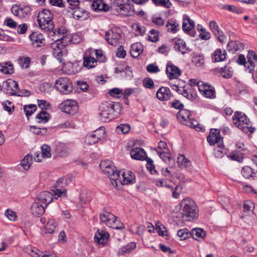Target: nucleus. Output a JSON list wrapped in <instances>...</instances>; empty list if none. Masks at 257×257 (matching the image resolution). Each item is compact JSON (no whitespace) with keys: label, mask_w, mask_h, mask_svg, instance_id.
Here are the masks:
<instances>
[{"label":"nucleus","mask_w":257,"mask_h":257,"mask_svg":"<svg viewBox=\"0 0 257 257\" xmlns=\"http://www.w3.org/2000/svg\"><path fill=\"white\" fill-rule=\"evenodd\" d=\"M207 141L210 146L217 144V149L215 150V157L218 158H222L225 154L223 138L220 136V131L215 128L210 129L209 134L207 137Z\"/></svg>","instance_id":"obj_1"},{"label":"nucleus","mask_w":257,"mask_h":257,"mask_svg":"<svg viewBox=\"0 0 257 257\" xmlns=\"http://www.w3.org/2000/svg\"><path fill=\"white\" fill-rule=\"evenodd\" d=\"M234 124L244 133L252 134L255 128L252 127L251 122L246 115L241 112L236 111L233 117Z\"/></svg>","instance_id":"obj_2"},{"label":"nucleus","mask_w":257,"mask_h":257,"mask_svg":"<svg viewBox=\"0 0 257 257\" xmlns=\"http://www.w3.org/2000/svg\"><path fill=\"white\" fill-rule=\"evenodd\" d=\"M38 23L42 30L45 31H52L54 24L52 22L53 15L47 9H43L38 15Z\"/></svg>","instance_id":"obj_3"},{"label":"nucleus","mask_w":257,"mask_h":257,"mask_svg":"<svg viewBox=\"0 0 257 257\" xmlns=\"http://www.w3.org/2000/svg\"><path fill=\"white\" fill-rule=\"evenodd\" d=\"M180 213L183 217L196 218L198 216L197 206L191 198L184 199L180 204Z\"/></svg>","instance_id":"obj_4"},{"label":"nucleus","mask_w":257,"mask_h":257,"mask_svg":"<svg viewBox=\"0 0 257 257\" xmlns=\"http://www.w3.org/2000/svg\"><path fill=\"white\" fill-rule=\"evenodd\" d=\"M99 167L103 172L107 174L112 185L117 187V181L119 178L120 171L118 172L115 169V167L113 166L112 163L108 160L101 162Z\"/></svg>","instance_id":"obj_5"},{"label":"nucleus","mask_w":257,"mask_h":257,"mask_svg":"<svg viewBox=\"0 0 257 257\" xmlns=\"http://www.w3.org/2000/svg\"><path fill=\"white\" fill-rule=\"evenodd\" d=\"M54 88L63 94H68L73 90L71 81L67 77H61L55 82Z\"/></svg>","instance_id":"obj_6"},{"label":"nucleus","mask_w":257,"mask_h":257,"mask_svg":"<svg viewBox=\"0 0 257 257\" xmlns=\"http://www.w3.org/2000/svg\"><path fill=\"white\" fill-rule=\"evenodd\" d=\"M205 232L201 228H195L190 231L187 228L180 229L177 232V235L181 237V239L184 240L187 238L192 237L195 239H197L195 236L197 237H201L203 238L205 236Z\"/></svg>","instance_id":"obj_7"},{"label":"nucleus","mask_w":257,"mask_h":257,"mask_svg":"<svg viewBox=\"0 0 257 257\" xmlns=\"http://www.w3.org/2000/svg\"><path fill=\"white\" fill-rule=\"evenodd\" d=\"M59 108L62 111L70 115H74L78 111L77 101L72 99L64 100L59 104Z\"/></svg>","instance_id":"obj_8"},{"label":"nucleus","mask_w":257,"mask_h":257,"mask_svg":"<svg viewBox=\"0 0 257 257\" xmlns=\"http://www.w3.org/2000/svg\"><path fill=\"white\" fill-rule=\"evenodd\" d=\"M67 181L63 178L58 179L55 185L52 187V191L55 195H58V197L62 196L63 194H66L67 189L66 186H67Z\"/></svg>","instance_id":"obj_9"},{"label":"nucleus","mask_w":257,"mask_h":257,"mask_svg":"<svg viewBox=\"0 0 257 257\" xmlns=\"http://www.w3.org/2000/svg\"><path fill=\"white\" fill-rule=\"evenodd\" d=\"M6 85L5 92L6 94L10 95H17L18 90H19V85L18 82L11 79H9L4 82Z\"/></svg>","instance_id":"obj_10"},{"label":"nucleus","mask_w":257,"mask_h":257,"mask_svg":"<svg viewBox=\"0 0 257 257\" xmlns=\"http://www.w3.org/2000/svg\"><path fill=\"white\" fill-rule=\"evenodd\" d=\"M104 133V127H100L98 130L95 131L93 134L87 136L85 142L89 145L94 144L100 140L101 135H103Z\"/></svg>","instance_id":"obj_11"},{"label":"nucleus","mask_w":257,"mask_h":257,"mask_svg":"<svg viewBox=\"0 0 257 257\" xmlns=\"http://www.w3.org/2000/svg\"><path fill=\"white\" fill-rule=\"evenodd\" d=\"M71 41V37L67 35H64L61 38L54 40L51 44V48L54 50H62L68 45V43Z\"/></svg>","instance_id":"obj_12"},{"label":"nucleus","mask_w":257,"mask_h":257,"mask_svg":"<svg viewBox=\"0 0 257 257\" xmlns=\"http://www.w3.org/2000/svg\"><path fill=\"white\" fill-rule=\"evenodd\" d=\"M101 223H104L106 225L111 228H117L118 226H115L114 224L111 223L112 220L115 219V216L107 211H104L99 215Z\"/></svg>","instance_id":"obj_13"},{"label":"nucleus","mask_w":257,"mask_h":257,"mask_svg":"<svg viewBox=\"0 0 257 257\" xmlns=\"http://www.w3.org/2000/svg\"><path fill=\"white\" fill-rule=\"evenodd\" d=\"M46 207L45 205L41 203V202L36 201L32 205L31 213L35 216L40 217L44 213Z\"/></svg>","instance_id":"obj_14"},{"label":"nucleus","mask_w":257,"mask_h":257,"mask_svg":"<svg viewBox=\"0 0 257 257\" xmlns=\"http://www.w3.org/2000/svg\"><path fill=\"white\" fill-rule=\"evenodd\" d=\"M109 236V235L107 231L98 229L94 238L95 242L103 244L107 241Z\"/></svg>","instance_id":"obj_15"},{"label":"nucleus","mask_w":257,"mask_h":257,"mask_svg":"<svg viewBox=\"0 0 257 257\" xmlns=\"http://www.w3.org/2000/svg\"><path fill=\"white\" fill-rule=\"evenodd\" d=\"M37 199L38 202L47 207L53 201V194L48 191H43L39 195Z\"/></svg>","instance_id":"obj_16"},{"label":"nucleus","mask_w":257,"mask_h":257,"mask_svg":"<svg viewBox=\"0 0 257 257\" xmlns=\"http://www.w3.org/2000/svg\"><path fill=\"white\" fill-rule=\"evenodd\" d=\"M119 36L114 33L112 30H109L105 32V38L109 44L116 46L119 43Z\"/></svg>","instance_id":"obj_17"},{"label":"nucleus","mask_w":257,"mask_h":257,"mask_svg":"<svg viewBox=\"0 0 257 257\" xmlns=\"http://www.w3.org/2000/svg\"><path fill=\"white\" fill-rule=\"evenodd\" d=\"M166 72L170 79L177 78V76L175 75L176 74L178 76H180L181 74V71L179 68L172 64L167 65Z\"/></svg>","instance_id":"obj_18"},{"label":"nucleus","mask_w":257,"mask_h":257,"mask_svg":"<svg viewBox=\"0 0 257 257\" xmlns=\"http://www.w3.org/2000/svg\"><path fill=\"white\" fill-rule=\"evenodd\" d=\"M156 95L158 99L165 101L170 98L172 93L169 88L162 86L158 90Z\"/></svg>","instance_id":"obj_19"},{"label":"nucleus","mask_w":257,"mask_h":257,"mask_svg":"<svg viewBox=\"0 0 257 257\" xmlns=\"http://www.w3.org/2000/svg\"><path fill=\"white\" fill-rule=\"evenodd\" d=\"M209 27L214 33L216 37H217L218 40L221 43H223L225 36L222 35L223 32L219 30L218 26L214 21H211L209 22Z\"/></svg>","instance_id":"obj_20"},{"label":"nucleus","mask_w":257,"mask_h":257,"mask_svg":"<svg viewBox=\"0 0 257 257\" xmlns=\"http://www.w3.org/2000/svg\"><path fill=\"white\" fill-rule=\"evenodd\" d=\"M130 154L133 159L138 160H145L146 156L144 150L141 148L132 149L130 152Z\"/></svg>","instance_id":"obj_21"},{"label":"nucleus","mask_w":257,"mask_h":257,"mask_svg":"<svg viewBox=\"0 0 257 257\" xmlns=\"http://www.w3.org/2000/svg\"><path fill=\"white\" fill-rule=\"evenodd\" d=\"M101 108V111L99 113V116L101 119L114 118V115L112 114V109L110 106H108V103L103 104Z\"/></svg>","instance_id":"obj_22"},{"label":"nucleus","mask_w":257,"mask_h":257,"mask_svg":"<svg viewBox=\"0 0 257 257\" xmlns=\"http://www.w3.org/2000/svg\"><path fill=\"white\" fill-rule=\"evenodd\" d=\"M243 43L232 40L228 43L227 49L229 53H234L238 50L243 49Z\"/></svg>","instance_id":"obj_23"},{"label":"nucleus","mask_w":257,"mask_h":257,"mask_svg":"<svg viewBox=\"0 0 257 257\" xmlns=\"http://www.w3.org/2000/svg\"><path fill=\"white\" fill-rule=\"evenodd\" d=\"M174 49L175 50L181 52L183 54L186 53L187 51H190L189 48L186 47L185 42L181 39H177L174 44Z\"/></svg>","instance_id":"obj_24"},{"label":"nucleus","mask_w":257,"mask_h":257,"mask_svg":"<svg viewBox=\"0 0 257 257\" xmlns=\"http://www.w3.org/2000/svg\"><path fill=\"white\" fill-rule=\"evenodd\" d=\"M0 71L6 74H11L14 72V65L11 62L1 63Z\"/></svg>","instance_id":"obj_25"},{"label":"nucleus","mask_w":257,"mask_h":257,"mask_svg":"<svg viewBox=\"0 0 257 257\" xmlns=\"http://www.w3.org/2000/svg\"><path fill=\"white\" fill-rule=\"evenodd\" d=\"M143 51V46L140 43H134L131 46L130 54L134 58H137Z\"/></svg>","instance_id":"obj_26"},{"label":"nucleus","mask_w":257,"mask_h":257,"mask_svg":"<svg viewBox=\"0 0 257 257\" xmlns=\"http://www.w3.org/2000/svg\"><path fill=\"white\" fill-rule=\"evenodd\" d=\"M72 10H74V11L72 14V17L75 19H79L82 18L83 19H87L88 17V14L86 11L79 7H76L75 8H70Z\"/></svg>","instance_id":"obj_27"},{"label":"nucleus","mask_w":257,"mask_h":257,"mask_svg":"<svg viewBox=\"0 0 257 257\" xmlns=\"http://www.w3.org/2000/svg\"><path fill=\"white\" fill-rule=\"evenodd\" d=\"M50 118V114L45 110H41L36 116L35 119L38 123H46Z\"/></svg>","instance_id":"obj_28"},{"label":"nucleus","mask_w":257,"mask_h":257,"mask_svg":"<svg viewBox=\"0 0 257 257\" xmlns=\"http://www.w3.org/2000/svg\"><path fill=\"white\" fill-rule=\"evenodd\" d=\"M227 157L231 160L235 161L239 163H242L244 159L243 154L241 153L240 151H233Z\"/></svg>","instance_id":"obj_29"},{"label":"nucleus","mask_w":257,"mask_h":257,"mask_svg":"<svg viewBox=\"0 0 257 257\" xmlns=\"http://www.w3.org/2000/svg\"><path fill=\"white\" fill-rule=\"evenodd\" d=\"M241 174L246 179L254 178L256 177L255 173L253 172L252 168L249 166L243 167L241 169Z\"/></svg>","instance_id":"obj_30"},{"label":"nucleus","mask_w":257,"mask_h":257,"mask_svg":"<svg viewBox=\"0 0 257 257\" xmlns=\"http://www.w3.org/2000/svg\"><path fill=\"white\" fill-rule=\"evenodd\" d=\"M212 59L215 62H221L225 60V51L222 53L221 49L216 50L212 56Z\"/></svg>","instance_id":"obj_31"},{"label":"nucleus","mask_w":257,"mask_h":257,"mask_svg":"<svg viewBox=\"0 0 257 257\" xmlns=\"http://www.w3.org/2000/svg\"><path fill=\"white\" fill-rule=\"evenodd\" d=\"M180 111L177 113V117L178 119L180 120L181 121H187V119L189 118V116L191 115V112L190 111L182 108L181 109H180Z\"/></svg>","instance_id":"obj_32"},{"label":"nucleus","mask_w":257,"mask_h":257,"mask_svg":"<svg viewBox=\"0 0 257 257\" xmlns=\"http://www.w3.org/2000/svg\"><path fill=\"white\" fill-rule=\"evenodd\" d=\"M97 63V60L90 56H85L83 58V66L88 68H92L95 67L94 63Z\"/></svg>","instance_id":"obj_33"},{"label":"nucleus","mask_w":257,"mask_h":257,"mask_svg":"<svg viewBox=\"0 0 257 257\" xmlns=\"http://www.w3.org/2000/svg\"><path fill=\"white\" fill-rule=\"evenodd\" d=\"M30 38L32 41L33 43H39L40 44H43L45 41L43 35L41 34H38L37 32H33L30 35Z\"/></svg>","instance_id":"obj_34"},{"label":"nucleus","mask_w":257,"mask_h":257,"mask_svg":"<svg viewBox=\"0 0 257 257\" xmlns=\"http://www.w3.org/2000/svg\"><path fill=\"white\" fill-rule=\"evenodd\" d=\"M178 163L180 167L187 168L191 166V161L187 159L184 155H180L178 158Z\"/></svg>","instance_id":"obj_35"},{"label":"nucleus","mask_w":257,"mask_h":257,"mask_svg":"<svg viewBox=\"0 0 257 257\" xmlns=\"http://www.w3.org/2000/svg\"><path fill=\"white\" fill-rule=\"evenodd\" d=\"M118 9H116L117 12L120 13V15L127 16L130 15V9H131V5L129 3L125 4L124 5H122L120 7H118Z\"/></svg>","instance_id":"obj_36"},{"label":"nucleus","mask_w":257,"mask_h":257,"mask_svg":"<svg viewBox=\"0 0 257 257\" xmlns=\"http://www.w3.org/2000/svg\"><path fill=\"white\" fill-rule=\"evenodd\" d=\"M199 90L201 92H203L206 97L210 98L214 94L215 91L212 89H210L209 85H204L201 88L200 86H199Z\"/></svg>","instance_id":"obj_37"},{"label":"nucleus","mask_w":257,"mask_h":257,"mask_svg":"<svg viewBox=\"0 0 257 257\" xmlns=\"http://www.w3.org/2000/svg\"><path fill=\"white\" fill-rule=\"evenodd\" d=\"M32 156L28 154L21 161V165L25 170H27L29 169L31 165L30 162L32 161Z\"/></svg>","instance_id":"obj_38"},{"label":"nucleus","mask_w":257,"mask_h":257,"mask_svg":"<svg viewBox=\"0 0 257 257\" xmlns=\"http://www.w3.org/2000/svg\"><path fill=\"white\" fill-rule=\"evenodd\" d=\"M57 226L56 222L54 219H49L47 222V225L45 227L47 232L49 233H53L55 230V228Z\"/></svg>","instance_id":"obj_39"},{"label":"nucleus","mask_w":257,"mask_h":257,"mask_svg":"<svg viewBox=\"0 0 257 257\" xmlns=\"http://www.w3.org/2000/svg\"><path fill=\"white\" fill-rule=\"evenodd\" d=\"M108 106H110V108L112 109L111 113L114 116L116 114L119 113L121 109V104L119 102H112L108 103Z\"/></svg>","instance_id":"obj_40"},{"label":"nucleus","mask_w":257,"mask_h":257,"mask_svg":"<svg viewBox=\"0 0 257 257\" xmlns=\"http://www.w3.org/2000/svg\"><path fill=\"white\" fill-rule=\"evenodd\" d=\"M247 59L250 66L253 68L255 65L253 60L255 62H257V55L255 54V52L253 50H249L247 55Z\"/></svg>","instance_id":"obj_41"},{"label":"nucleus","mask_w":257,"mask_h":257,"mask_svg":"<svg viewBox=\"0 0 257 257\" xmlns=\"http://www.w3.org/2000/svg\"><path fill=\"white\" fill-rule=\"evenodd\" d=\"M36 109L37 106L35 104L26 105L24 107V110L27 117L31 115L36 110Z\"/></svg>","instance_id":"obj_42"},{"label":"nucleus","mask_w":257,"mask_h":257,"mask_svg":"<svg viewBox=\"0 0 257 257\" xmlns=\"http://www.w3.org/2000/svg\"><path fill=\"white\" fill-rule=\"evenodd\" d=\"M31 131L35 134L44 135L47 132L46 127H37L36 126H31Z\"/></svg>","instance_id":"obj_43"},{"label":"nucleus","mask_w":257,"mask_h":257,"mask_svg":"<svg viewBox=\"0 0 257 257\" xmlns=\"http://www.w3.org/2000/svg\"><path fill=\"white\" fill-rule=\"evenodd\" d=\"M42 155L43 158H50L51 154L50 153L51 148L46 144L43 145L41 147Z\"/></svg>","instance_id":"obj_44"},{"label":"nucleus","mask_w":257,"mask_h":257,"mask_svg":"<svg viewBox=\"0 0 257 257\" xmlns=\"http://www.w3.org/2000/svg\"><path fill=\"white\" fill-rule=\"evenodd\" d=\"M185 124L190 127H193L197 131H199L202 129L200 126V125L198 124L197 121L194 119H190L189 120H187Z\"/></svg>","instance_id":"obj_45"},{"label":"nucleus","mask_w":257,"mask_h":257,"mask_svg":"<svg viewBox=\"0 0 257 257\" xmlns=\"http://www.w3.org/2000/svg\"><path fill=\"white\" fill-rule=\"evenodd\" d=\"M2 105L3 106L4 110L10 113L14 111V105L12 104V102L9 100L2 102Z\"/></svg>","instance_id":"obj_46"},{"label":"nucleus","mask_w":257,"mask_h":257,"mask_svg":"<svg viewBox=\"0 0 257 257\" xmlns=\"http://www.w3.org/2000/svg\"><path fill=\"white\" fill-rule=\"evenodd\" d=\"M31 9L29 6H25L24 7H20L19 18L21 19L26 17L31 12Z\"/></svg>","instance_id":"obj_47"},{"label":"nucleus","mask_w":257,"mask_h":257,"mask_svg":"<svg viewBox=\"0 0 257 257\" xmlns=\"http://www.w3.org/2000/svg\"><path fill=\"white\" fill-rule=\"evenodd\" d=\"M150 33L152 36H148V40L152 42H156L158 41L159 39V32L155 29H152L150 31Z\"/></svg>","instance_id":"obj_48"},{"label":"nucleus","mask_w":257,"mask_h":257,"mask_svg":"<svg viewBox=\"0 0 257 257\" xmlns=\"http://www.w3.org/2000/svg\"><path fill=\"white\" fill-rule=\"evenodd\" d=\"M152 1L156 5H160L166 8H169L171 5L169 0H152Z\"/></svg>","instance_id":"obj_49"},{"label":"nucleus","mask_w":257,"mask_h":257,"mask_svg":"<svg viewBox=\"0 0 257 257\" xmlns=\"http://www.w3.org/2000/svg\"><path fill=\"white\" fill-rule=\"evenodd\" d=\"M117 131H120L122 134L128 133L131 130V126L128 124H121L116 127Z\"/></svg>","instance_id":"obj_50"},{"label":"nucleus","mask_w":257,"mask_h":257,"mask_svg":"<svg viewBox=\"0 0 257 257\" xmlns=\"http://www.w3.org/2000/svg\"><path fill=\"white\" fill-rule=\"evenodd\" d=\"M143 85L147 88L153 89L154 87V83L152 79L147 77L143 80Z\"/></svg>","instance_id":"obj_51"},{"label":"nucleus","mask_w":257,"mask_h":257,"mask_svg":"<svg viewBox=\"0 0 257 257\" xmlns=\"http://www.w3.org/2000/svg\"><path fill=\"white\" fill-rule=\"evenodd\" d=\"M19 60L21 62V66L23 68H28L29 67V65L31 62V59L29 57H20Z\"/></svg>","instance_id":"obj_52"},{"label":"nucleus","mask_w":257,"mask_h":257,"mask_svg":"<svg viewBox=\"0 0 257 257\" xmlns=\"http://www.w3.org/2000/svg\"><path fill=\"white\" fill-rule=\"evenodd\" d=\"M226 8L229 11L236 13V14H241L243 13V11L241 9L237 7L234 6L232 5H227L226 6Z\"/></svg>","instance_id":"obj_53"},{"label":"nucleus","mask_w":257,"mask_h":257,"mask_svg":"<svg viewBox=\"0 0 257 257\" xmlns=\"http://www.w3.org/2000/svg\"><path fill=\"white\" fill-rule=\"evenodd\" d=\"M102 3L101 1H94L91 5V7L95 11H101V7H102Z\"/></svg>","instance_id":"obj_54"},{"label":"nucleus","mask_w":257,"mask_h":257,"mask_svg":"<svg viewBox=\"0 0 257 257\" xmlns=\"http://www.w3.org/2000/svg\"><path fill=\"white\" fill-rule=\"evenodd\" d=\"M38 105L42 110H47L49 108L50 105L49 103H47V102L44 100H38Z\"/></svg>","instance_id":"obj_55"},{"label":"nucleus","mask_w":257,"mask_h":257,"mask_svg":"<svg viewBox=\"0 0 257 257\" xmlns=\"http://www.w3.org/2000/svg\"><path fill=\"white\" fill-rule=\"evenodd\" d=\"M129 2V0H113L112 6L113 7L117 8L118 7L126 4Z\"/></svg>","instance_id":"obj_56"},{"label":"nucleus","mask_w":257,"mask_h":257,"mask_svg":"<svg viewBox=\"0 0 257 257\" xmlns=\"http://www.w3.org/2000/svg\"><path fill=\"white\" fill-rule=\"evenodd\" d=\"M166 28L168 31H171L174 33L177 31V27L178 26V25H176L175 23H171L170 21H168Z\"/></svg>","instance_id":"obj_57"},{"label":"nucleus","mask_w":257,"mask_h":257,"mask_svg":"<svg viewBox=\"0 0 257 257\" xmlns=\"http://www.w3.org/2000/svg\"><path fill=\"white\" fill-rule=\"evenodd\" d=\"M147 70L150 73H156L160 71L159 67L153 64H150L147 66Z\"/></svg>","instance_id":"obj_58"},{"label":"nucleus","mask_w":257,"mask_h":257,"mask_svg":"<svg viewBox=\"0 0 257 257\" xmlns=\"http://www.w3.org/2000/svg\"><path fill=\"white\" fill-rule=\"evenodd\" d=\"M200 31L202 32L201 33L199 34V37L202 39L205 40H209L210 38V33L208 32H206L205 29L201 28Z\"/></svg>","instance_id":"obj_59"},{"label":"nucleus","mask_w":257,"mask_h":257,"mask_svg":"<svg viewBox=\"0 0 257 257\" xmlns=\"http://www.w3.org/2000/svg\"><path fill=\"white\" fill-rule=\"evenodd\" d=\"M6 216L10 220H15L16 218L17 217V215L15 213L9 209H7L5 212Z\"/></svg>","instance_id":"obj_60"},{"label":"nucleus","mask_w":257,"mask_h":257,"mask_svg":"<svg viewBox=\"0 0 257 257\" xmlns=\"http://www.w3.org/2000/svg\"><path fill=\"white\" fill-rule=\"evenodd\" d=\"M28 29V26L26 24H21L19 26L18 28V33L20 34H25Z\"/></svg>","instance_id":"obj_61"},{"label":"nucleus","mask_w":257,"mask_h":257,"mask_svg":"<svg viewBox=\"0 0 257 257\" xmlns=\"http://www.w3.org/2000/svg\"><path fill=\"white\" fill-rule=\"evenodd\" d=\"M6 25L10 28H15L17 27V24L11 18H8L5 20Z\"/></svg>","instance_id":"obj_62"},{"label":"nucleus","mask_w":257,"mask_h":257,"mask_svg":"<svg viewBox=\"0 0 257 257\" xmlns=\"http://www.w3.org/2000/svg\"><path fill=\"white\" fill-rule=\"evenodd\" d=\"M116 56L119 58H123L126 56V51L123 50L122 46H120L118 48V51L116 53Z\"/></svg>","instance_id":"obj_63"},{"label":"nucleus","mask_w":257,"mask_h":257,"mask_svg":"<svg viewBox=\"0 0 257 257\" xmlns=\"http://www.w3.org/2000/svg\"><path fill=\"white\" fill-rule=\"evenodd\" d=\"M108 93L109 94V95L110 96H113V97H115V95L116 94L117 95H118V94L122 95L123 94L122 92L121 91V90L118 88H115L110 89Z\"/></svg>","instance_id":"obj_64"}]
</instances>
